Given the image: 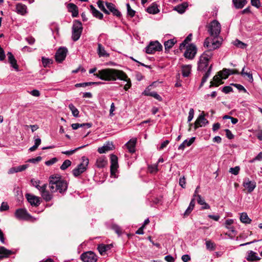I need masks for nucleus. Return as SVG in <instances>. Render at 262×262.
<instances>
[{"instance_id": "nucleus-1", "label": "nucleus", "mask_w": 262, "mask_h": 262, "mask_svg": "<svg viewBox=\"0 0 262 262\" xmlns=\"http://www.w3.org/2000/svg\"><path fill=\"white\" fill-rule=\"evenodd\" d=\"M212 55V52L207 50L205 51L200 57L198 63V70L200 72H205L202 79L200 88L204 85L210 75L212 66V64L209 65V62Z\"/></svg>"}, {"instance_id": "nucleus-2", "label": "nucleus", "mask_w": 262, "mask_h": 262, "mask_svg": "<svg viewBox=\"0 0 262 262\" xmlns=\"http://www.w3.org/2000/svg\"><path fill=\"white\" fill-rule=\"evenodd\" d=\"M94 76L104 81H116L117 79H123L122 75H124V72L115 69H104L99 70Z\"/></svg>"}, {"instance_id": "nucleus-3", "label": "nucleus", "mask_w": 262, "mask_h": 262, "mask_svg": "<svg viewBox=\"0 0 262 262\" xmlns=\"http://www.w3.org/2000/svg\"><path fill=\"white\" fill-rule=\"evenodd\" d=\"M49 187L52 193L58 192L63 194L67 190L68 183L58 176H51L49 178Z\"/></svg>"}, {"instance_id": "nucleus-4", "label": "nucleus", "mask_w": 262, "mask_h": 262, "mask_svg": "<svg viewBox=\"0 0 262 262\" xmlns=\"http://www.w3.org/2000/svg\"><path fill=\"white\" fill-rule=\"evenodd\" d=\"M221 25L216 20H213L208 26V31L211 36L217 37L221 32Z\"/></svg>"}, {"instance_id": "nucleus-5", "label": "nucleus", "mask_w": 262, "mask_h": 262, "mask_svg": "<svg viewBox=\"0 0 262 262\" xmlns=\"http://www.w3.org/2000/svg\"><path fill=\"white\" fill-rule=\"evenodd\" d=\"M82 31V24L80 21L75 20L73 22L72 27V38L74 41L78 40L81 34Z\"/></svg>"}, {"instance_id": "nucleus-6", "label": "nucleus", "mask_w": 262, "mask_h": 262, "mask_svg": "<svg viewBox=\"0 0 262 262\" xmlns=\"http://www.w3.org/2000/svg\"><path fill=\"white\" fill-rule=\"evenodd\" d=\"M89 163V160L88 158L83 157L82 158V162L73 170V174L76 177L80 175L86 170Z\"/></svg>"}, {"instance_id": "nucleus-7", "label": "nucleus", "mask_w": 262, "mask_h": 262, "mask_svg": "<svg viewBox=\"0 0 262 262\" xmlns=\"http://www.w3.org/2000/svg\"><path fill=\"white\" fill-rule=\"evenodd\" d=\"M222 40H219L217 37H214L212 40L210 39L209 38H207L205 39L204 46L209 48V51L212 50H215L218 48H219L221 45Z\"/></svg>"}, {"instance_id": "nucleus-8", "label": "nucleus", "mask_w": 262, "mask_h": 262, "mask_svg": "<svg viewBox=\"0 0 262 262\" xmlns=\"http://www.w3.org/2000/svg\"><path fill=\"white\" fill-rule=\"evenodd\" d=\"M162 46L159 41H151L145 48V52L147 54H152L155 53L156 51L162 50Z\"/></svg>"}, {"instance_id": "nucleus-9", "label": "nucleus", "mask_w": 262, "mask_h": 262, "mask_svg": "<svg viewBox=\"0 0 262 262\" xmlns=\"http://www.w3.org/2000/svg\"><path fill=\"white\" fill-rule=\"evenodd\" d=\"M80 257L83 262H96L98 260L97 255L91 251L84 252Z\"/></svg>"}, {"instance_id": "nucleus-10", "label": "nucleus", "mask_w": 262, "mask_h": 262, "mask_svg": "<svg viewBox=\"0 0 262 262\" xmlns=\"http://www.w3.org/2000/svg\"><path fill=\"white\" fill-rule=\"evenodd\" d=\"M111 159V175L114 177H116V172L118 168V158L113 154L110 156Z\"/></svg>"}, {"instance_id": "nucleus-11", "label": "nucleus", "mask_w": 262, "mask_h": 262, "mask_svg": "<svg viewBox=\"0 0 262 262\" xmlns=\"http://www.w3.org/2000/svg\"><path fill=\"white\" fill-rule=\"evenodd\" d=\"M15 215L18 220H28L31 216L28 213L26 209L20 208L15 211Z\"/></svg>"}, {"instance_id": "nucleus-12", "label": "nucleus", "mask_w": 262, "mask_h": 262, "mask_svg": "<svg viewBox=\"0 0 262 262\" xmlns=\"http://www.w3.org/2000/svg\"><path fill=\"white\" fill-rule=\"evenodd\" d=\"M196 53V48L193 44H190L187 47L184 53V57L189 59H192Z\"/></svg>"}, {"instance_id": "nucleus-13", "label": "nucleus", "mask_w": 262, "mask_h": 262, "mask_svg": "<svg viewBox=\"0 0 262 262\" xmlns=\"http://www.w3.org/2000/svg\"><path fill=\"white\" fill-rule=\"evenodd\" d=\"M68 50L66 48H60L56 52L55 55L56 60L59 62H61L64 60Z\"/></svg>"}, {"instance_id": "nucleus-14", "label": "nucleus", "mask_w": 262, "mask_h": 262, "mask_svg": "<svg viewBox=\"0 0 262 262\" xmlns=\"http://www.w3.org/2000/svg\"><path fill=\"white\" fill-rule=\"evenodd\" d=\"M243 185L250 193L255 188L256 183L254 181H250L248 178H246L244 179Z\"/></svg>"}, {"instance_id": "nucleus-15", "label": "nucleus", "mask_w": 262, "mask_h": 262, "mask_svg": "<svg viewBox=\"0 0 262 262\" xmlns=\"http://www.w3.org/2000/svg\"><path fill=\"white\" fill-rule=\"evenodd\" d=\"M26 197L32 206H38L40 204L39 198L37 196L27 193Z\"/></svg>"}, {"instance_id": "nucleus-16", "label": "nucleus", "mask_w": 262, "mask_h": 262, "mask_svg": "<svg viewBox=\"0 0 262 262\" xmlns=\"http://www.w3.org/2000/svg\"><path fill=\"white\" fill-rule=\"evenodd\" d=\"M208 123V121L206 119H205L204 116L203 115H201L195 121L194 128L196 129L199 127L205 126Z\"/></svg>"}, {"instance_id": "nucleus-17", "label": "nucleus", "mask_w": 262, "mask_h": 262, "mask_svg": "<svg viewBox=\"0 0 262 262\" xmlns=\"http://www.w3.org/2000/svg\"><path fill=\"white\" fill-rule=\"evenodd\" d=\"M105 5L109 12H111L116 16H121V12L116 8L115 6L113 4L106 2Z\"/></svg>"}, {"instance_id": "nucleus-18", "label": "nucleus", "mask_w": 262, "mask_h": 262, "mask_svg": "<svg viewBox=\"0 0 262 262\" xmlns=\"http://www.w3.org/2000/svg\"><path fill=\"white\" fill-rule=\"evenodd\" d=\"M47 187V184H45L44 187L42 188V189H41V190L40 192L41 193V195L42 197L43 198V199L46 202H49L50 200H51V199L53 198V195L51 193H50L49 191H48L46 190Z\"/></svg>"}, {"instance_id": "nucleus-19", "label": "nucleus", "mask_w": 262, "mask_h": 262, "mask_svg": "<svg viewBox=\"0 0 262 262\" xmlns=\"http://www.w3.org/2000/svg\"><path fill=\"white\" fill-rule=\"evenodd\" d=\"M137 142L136 138H132L126 144L125 146L130 153H134L135 151V146Z\"/></svg>"}, {"instance_id": "nucleus-20", "label": "nucleus", "mask_w": 262, "mask_h": 262, "mask_svg": "<svg viewBox=\"0 0 262 262\" xmlns=\"http://www.w3.org/2000/svg\"><path fill=\"white\" fill-rule=\"evenodd\" d=\"M16 10L17 13L21 15H25L27 13V6L21 3H18L16 5Z\"/></svg>"}, {"instance_id": "nucleus-21", "label": "nucleus", "mask_w": 262, "mask_h": 262, "mask_svg": "<svg viewBox=\"0 0 262 262\" xmlns=\"http://www.w3.org/2000/svg\"><path fill=\"white\" fill-rule=\"evenodd\" d=\"M222 79L220 75H219V73L215 75L213 78V80L210 82L209 88L212 86H218L219 85L223 83Z\"/></svg>"}, {"instance_id": "nucleus-22", "label": "nucleus", "mask_w": 262, "mask_h": 262, "mask_svg": "<svg viewBox=\"0 0 262 262\" xmlns=\"http://www.w3.org/2000/svg\"><path fill=\"white\" fill-rule=\"evenodd\" d=\"M13 253L12 251L7 249L5 247H0V260L4 258L8 257L10 255Z\"/></svg>"}, {"instance_id": "nucleus-23", "label": "nucleus", "mask_w": 262, "mask_h": 262, "mask_svg": "<svg viewBox=\"0 0 262 262\" xmlns=\"http://www.w3.org/2000/svg\"><path fill=\"white\" fill-rule=\"evenodd\" d=\"M67 9L69 12L72 13V16H77L78 15V10L77 6L73 4L70 3L67 5Z\"/></svg>"}, {"instance_id": "nucleus-24", "label": "nucleus", "mask_w": 262, "mask_h": 262, "mask_svg": "<svg viewBox=\"0 0 262 262\" xmlns=\"http://www.w3.org/2000/svg\"><path fill=\"white\" fill-rule=\"evenodd\" d=\"M246 259L248 261H253L259 260L260 258L256 252L251 250L248 251Z\"/></svg>"}, {"instance_id": "nucleus-25", "label": "nucleus", "mask_w": 262, "mask_h": 262, "mask_svg": "<svg viewBox=\"0 0 262 262\" xmlns=\"http://www.w3.org/2000/svg\"><path fill=\"white\" fill-rule=\"evenodd\" d=\"M113 146L112 142H107L106 144L104 145L103 146L99 147L98 151L100 154L105 153L106 152L112 149Z\"/></svg>"}, {"instance_id": "nucleus-26", "label": "nucleus", "mask_w": 262, "mask_h": 262, "mask_svg": "<svg viewBox=\"0 0 262 262\" xmlns=\"http://www.w3.org/2000/svg\"><path fill=\"white\" fill-rule=\"evenodd\" d=\"M195 139V137H191L189 141L187 140H184L183 142L179 145L178 149L183 150L186 146H190L194 142Z\"/></svg>"}, {"instance_id": "nucleus-27", "label": "nucleus", "mask_w": 262, "mask_h": 262, "mask_svg": "<svg viewBox=\"0 0 262 262\" xmlns=\"http://www.w3.org/2000/svg\"><path fill=\"white\" fill-rule=\"evenodd\" d=\"M8 61L9 63L11 64V66L15 69V70H18V66L17 64L16 60L15 59L13 55L11 52H8L7 54Z\"/></svg>"}, {"instance_id": "nucleus-28", "label": "nucleus", "mask_w": 262, "mask_h": 262, "mask_svg": "<svg viewBox=\"0 0 262 262\" xmlns=\"http://www.w3.org/2000/svg\"><path fill=\"white\" fill-rule=\"evenodd\" d=\"M111 245L101 244L98 245L97 249L101 255H104L105 252L111 248Z\"/></svg>"}, {"instance_id": "nucleus-29", "label": "nucleus", "mask_w": 262, "mask_h": 262, "mask_svg": "<svg viewBox=\"0 0 262 262\" xmlns=\"http://www.w3.org/2000/svg\"><path fill=\"white\" fill-rule=\"evenodd\" d=\"M107 159L105 157H101L97 159L96 165L98 168H103L107 164Z\"/></svg>"}, {"instance_id": "nucleus-30", "label": "nucleus", "mask_w": 262, "mask_h": 262, "mask_svg": "<svg viewBox=\"0 0 262 262\" xmlns=\"http://www.w3.org/2000/svg\"><path fill=\"white\" fill-rule=\"evenodd\" d=\"M146 11L149 14H156L159 12V9H158V6L157 4L152 3L147 8Z\"/></svg>"}, {"instance_id": "nucleus-31", "label": "nucleus", "mask_w": 262, "mask_h": 262, "mask_svg": "<svg viewBox=\"0 0 262 262\" xmlns=\"http://www.w3.org/2000/svg\"><path fill=\"white\" fill-rule=\"evenodd\" d=\"M123 79H119L121 80H123L126 82V84L124 86V89L127 91L132 86L131 80L128 78L127 75L124 72V75L121 76Z\"/></svg>"}, {"instance_id": "nucleus-32", "label": "nucleus", "mask_w": 262, "mask_h": 262, "mask_svg": "<svg viewBox=\"0 0 262 262\" xmlns=\"http://www.w3.org/2000/svg\"><path fill=\"white\" fill-rule=\"evenodd\" d=\"M234 7L237 9H241L247 3V0H232Z\"/></svg>"}, {"instance_id": "nucleus-33", "label": "nucleus", "mask_w": 262, "mask_h": 262, "mask_svg": "<svg viewBox=\"0 0 262 262\" xmlns=\"http://www.w3.org/2000/svg\"><path fill=\"white\" fill-rule=\"evenodd\" d=\"M98 53L100 57H108L110 54L107 53L104 48L100 43L98 45Z\"/></svg>"}, {"instance_id": "nucleus-34", "label": "nucleus", "mask_w": 262, "mask_h": 262, "mask_svg": "<svg viewBox=\"0 0 262 262\" xmlns=\"http://www.w3.org/2000/svg\"><path fill=\"white\" fill-rule=\"evenodd\" d=\"M245 67H244L242 69V72H241V74L243 76H247L249 78V81L251 82H252L253 81V78L252 76V73L250 71V70L248 69V70L245 71Z\"/></svg>"}, {"instance_id": "nucleus-35", "label": "nucleus", "mask_w": 262, "mask_h": 262, "mask_svg": "<svg viewBox=\"0 0 262 262\" xmlns=\"http://www.w3.org/2000/svg\"><path fill=\"white\" fill-rule=\"evenodd\" d=\"M177 42V40L174 39H169L166 41H165L164 45L166 51L169 50L171 49L173 46Z\"/></svg>"}, {"instance_id": "nucleus-36", "label": "nucleus", "mask_w": 262, "mask_h": 262, "mask_svg": "<svg viewBox=\"0 0 262 262\" xmlns=\"http://www.w3.org/2000/svg\"><path fill=\"white\" fill-rule=\"evenodd\" d=\"M71 126H72L73 129L75 130V129H78L79 127H86V128H90L92 127V124L91 123H82V124L77 123L72 124Z\"/></svg>"}, {"instance_id": "nucleus-37", "label": "nucleus", "mask_w": 262, "mask_h": 262, "mask_svg": "<svg viewBox=\"0 0 262 262\" xmlns=\"http://www.w3.org/2000/svg\"><path fill=\"white\" fill-rule=\"evenodd\" d=\"M191 66L185 65L183 66L182 68V75L184 77L189 76L191 71Z\"/></svg>"}, {"instance_id": "nucleus-38", "label": "nucleus", "mask_w": 262, "mask_h": 262, "mask_svg": "<svg viewBox=\"0 0 262 262\" xmlns=\"http://www.w3.org/2000/svg\"><path fill=\"white\" fill-rule=\"evenodd\" d=\"M102 83H103L101 82H83V83H77L75 84V86L76 88L85 87V86H89V85H98V84H102Z\"/></svg>"}, {"instance_id": "nucleus-39", "label": "nucleus", "mask_w": 262, "mask_h": 262, "mask_svg": "<svg viewBox=\"0 0 262 262\" xmlns=\"http://www.w3.org/2000/svg\"><path fill=\"white\" fill-rule=\"evenodd\" d=\"M187 7V5L186 4H182L176 7L174 10L177 11L180 14H182L185 11Z\"/></svg>"}, {"instance_id": "nucleus-40", "label": "nucleus", "mask_w": 262, "mask_h": 262, "mask_svg": "<svg viewBox=\"0 0 262 262\" xmlns=\"http://www.w3.org/2000/svg\"><path fill=\"white\" fill-rule=\"evenodd\" d=\"M240 220L242 223L246 224H250L251 220L249 219L247 214L245 212H243L241 214Z\"/></svg>"}, {"instance_id": "nucleus-41", "label": "nucleus", "mask_w": 262, "mask_h": 262, "mask_svg": "<svg viewBox=\"0 0 262 262\" xmlns=\"http://www.w3.org/2000/svg\"><path fill=\"white\" fill-rule=\"evenodd\" d=\"M230 69H224L223 71L218 72L219 75H220L223 79H226L230 75Z\"/></svg>"}, {"instance_id": "nucleus-42", "label": "nucleus", "mask_w": 262, "mask_h": 262, "mask_svg": "<svg viewBox=\"0 0 262 262\" xmlns=\"http://www.w3.org/2000/svg\"><path fill=\"white\" fill-rule=\"evenodd\" d=\"M68 107L69 109L71 111L72 114L74 117H78L79 111L72 103H70Z\"/></svg>"}, {"instance_id": "nucleus-43", "label": "nucleus", "mask_w": 262, "mask_h": 262, "mask_svg": "<svg viewBox=\"0 0 262 262\" xmlns=\"http://www.w3.org/2000/svg\"><path fill=\"white\" fill-rule=\"evenodd\" d=\"M97 4H98V6L99 8V9L101 11H102L105 14H106V15L110 14L109 11L107 10V9H106L105 8L103 1H98L97 2Z\"/></svg>"}, {"instance_id": "nucleus-44", "label": "nucleus", "mask_w": 262, "mask_h": 262, "mask_svg": "<svg viewBox=\"0 0 262 262\" xmlns=\"http://www.w3.org/2000/svg\"><path fill=\"white\" fill-rule=\"evenodd\" d=\"M233 220L232 219H228L225 222L226 227L229 229L232 232H234L235 231L233 227H231V225L233 224Z\"/></svg>"}, {"instance_id": "nucleus-45", "label": "nucleus", "mask_w": 262, "mask_h": 262, "mask_svg": "<svg viewBox=\"0 0 262 262\" xmlns=\"http://www.w3.org/2000/svg\"><path fill=\"white\" fill-rule=\"evenodd\" d=\"M234 45L236 47L243 49H245L247 46V44L243 42L242 41H240L238 39H236L234 41Z\"/></svg>"}, {"instance_id": "nucleus-46", "label": "nucleus", "mask_w": 262, "mask_h": 262, "mask_svg": "<svg viewBox=\"0 0 262 262\" xmlns=\"http://www.w3.org/2000/svg\"><path fill=\"white\" fill-rule=\"evenodd\" d=\"M91 11L94 16H103L102 13L98 11L93 6H91Z\"/></svg>"}, {"instance_id": "nucleus-47", "label": "nucleus", "mask_w": 262, "mask_h": 262, "mask_svg": "<svg viewBox=\"0 0 262 262\" xmlns=\"http://www.w3.org/2000/svg\"><path fill=\"white\" fill-rule=\"evenodd\" d=\"M206 247L207 249L213 251L215 249L214 244L210 241H206Z\"/></svg>"}, {"instance_id": "nucleus-48", "label": "nucleus", "mask_w": 262, "mask_h": 262, "mask_svg": "<svg viewBox=\"0 0 262 262\" xmlns=\"http://www.w3.org/2000/svg\"><path fill=\"white\" fill-rule=\"evenodd\" d=\"M32 185L35 187L37 189H38L40 191L42 189V188L44 187V184L40 186L39 185L40 181H35L34 180H31V181Z\"/></svg>"}, {"instance_id": "nucleus-49", "label": "nucleus", "mask_w": 262, "mask_h": 262, "mask_svg": "<svg viewBox=\"0 0 262 262\" xmlns=\"http://www.w3.org/2000/svg\"><path fill=\"white\" fill-rule=\"evenodd\" d=\"M126 7L127 15L129 16H134L136 11L131 8L130 5L128 3L126 4Z\"/></svg>"}, {"instance_id": "nucleus-50", "label": "nucleus", "mask_w": 262, "mask_h": 262, "mask_svg": "<svg viewBox=\"0 0 262 262\" xmlns=\"http://www.w3.org/2000/svg\"><path fill=\"white\" fill-rule=\"evenodd\" d=\"M148 170L150 173H154L158 171V165L157 164L149 165L148 167Z\"/></svg>"}, {"instance_id": "nucleus-51", "label": "nucleus", "mask_w": 262, "mask_h": 262, "mask_svg": "<svg viewBox=\"0 0 262 262\" xmlns=\"http://www.w3.org/2000/svg\"><path fill=\"white\" fill-rule=\"evenodd\" d=\"M71 165V162L69 160H66L60 166V169L62 170L66 169L68 167Z\"/></svg>"}, {"instance_id": "nucleus-52", "label": "nucleus", "mask_w": 262, "mask_h": 262, "mask_svg": "<svg viewBox=\"0 0 262 262\" xmlns=\"http://www.w3.org/2000/svg\"><path fill=\"white\" fill-rule=\"evenodd\" d=\"M41 60H42V63L43 66L44 67H47L49 64H50L52 63L51 59L45 58L44 57H42Z\"/></svg>"}, {"instance_id": "nucleus-53", "label": "nucleus", "mask_w": 262, "mask_h": 262, "mask_svg": "<svg viewBox=\"0 0 262 262\" xmlns=\"http://www.w3.org/2000/svg\"><path fill=\"white\" fill-rule=\"evenodd\" d=\"M29 166V165L26 164H24L22 165L18 166L17 167H15L16 172H18L23 171L25 170L27 168H28Z\"/></svg>"}, {"instance_id": "nucleus-54", "label": "nucleus", "mask_w": 262, "mask_h": 262, "mask_svg": "<svg viewBox=\"0 0 262 262\" xmlns=\"http://www.w3.org/2000/svg\"><path fill=\"white\" fill-rule=\"evenodd\" d=\"M86 146V145H83V146L79 147L78 148H76V149H73V150H67V151H62V154L67 155H71L73 154L77 150H78L79 149H81V148H83V147H85Z\"/></svg>"}, {"instance_id": "nucleus-55", "label": "nucleus", "mask_w": 262, "mask_h": 262, "mask_svg": "<svg viewBox=\"0 0 262 262\" xmlns=\"http://www.w3.org/2000/svg\"><path fill=\"white\" fill-rule=\"evenodd\" d=\"M112 229L119 235L121 234V229L120 227L116 224H113L112 226Z\"/></svg>"}, {"instance_id": "nucleus-56", "label": "nucleus", "mask_w": 262, "mask_h": 262, "mask_svg": "<svg viewBox=\"0 0 262 262\" xmlns=\"http://www.w3.org/2000/svg\"><path fill=\"white\" fill-rule=\"evenodd\" d=\"M240 170V167L238 166H235L234 167L230 168L229 170V172L234 175H237L238 174Z\"/></svg>"}, {"instance_id": "nucleus-57", "label": "nucleus", "mask_w": 262, "mask_h": 262, "mask_svg": "<svg viewBox=\"0 0 262 262\" xmlns=\"http://www.w3.org/2000/svg\"><path fill=\"white\" fill-rule=\"evenodd\" d=\"M149 96L153 97L157 100L161 101L162 100V97L156 92H151L150 94H148Z\"/></svg>"}, {"instance_id": "nucleus-58", "label": "nucleus", "mask_w": 262, "mask_h": 262, "mask_svg": "<svg viewBox=\"0 0 262 262\" xmlns=\"http://www.w3.org/2000/svg\"><path fill=\"white\" fill-rule=\"evenodd\" d=\"M194 116V110L191 108L189 110L188 117V122H190L193 119Z\"/></svg>"}, {"instance_id": "nucleus-59", "label": "nucleus", "mask_w": 262, "mask_h": 262, "mask_svg": "<svg viewBox=\"0 0 262 262\" xmlns=\"http://www.w3.org/2000/svg\"><path fill=\"white\" fill-rule=\"evenodd\" d=\"M41 160V157L40 156H38L35 158H32L29 159L27 162L32 163H36L37 162H39Z\"/></svg>"}, {"instance_id": "nucleus-60", "label": "nucleus", "mask_w": 262, "mask_h": 262, "mask_svg": "<svg viewBox=\"0 0 262 262\" xmlns=\"http://www.w3.org/2000/svg\"><path fill=\"white\" fill-rule=\"evenodd\" d=\"M57 161L56 158H53L50 160H48L45 162V164L47 166H50Z\"/></svg>"}, {"instance_id": "nucleus-61", "label": "nucleus", "mask_w": 262, "mask_h": 262, "mask_svg": "<svg viewBox=\"0 0 262 262\" xmlns=\"http://www.w3.org/2000/svg\"><path fill=\"white\" fill-rule=\"evenodd\" d=\"M233 91V89L230 86H226L223 88L222 91L225 94H228Z\"/></svg>"}, {"instance_id": "nucleus-62", "label": "nucleus", "mask_w": 262, "mask_h": 262, "mask_svg": "<svg viewBox=\"0 0 262 262\" xmlns=\"http://www.w3.org/2000/svg\"><path fill=\"white\" fill-rule=\"evenodd\" d=\"M179 185L183 188H185L186 187V181L185 178L184 177L181 178L179 180Z\"/></svg>"}, {"instance_id": "nucleus-63", "label": "nucleus", "mask_w": 262, "mask_h": 262, "mask_svg": "<svg viewBox=\"0 0 262 262\" xmlns=\"http://www.w3.org/2000/svg\"><path fill=\"white\" fill-rule=\"evenodd\" d=\"M9 209V206L6 203L3 202L2 203L1 206L0 207V211H3L7 210Z\"/></svg>"}, {"instance_id": "nucleus-64", "label": "nucleus", "mask_w": 262, "mask_h": 262, "mask_svg": "<svg viewBox=\"0 0 262 262\" xmlns=\"http://www.w3.org/2000/svg\"><path fill=\"white\" fill-rule=\"evenodd\" d=\"M251 3L252 6L256 8H259L260 6L259 0H251Z\"/></svg>"}]
</instances>
